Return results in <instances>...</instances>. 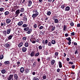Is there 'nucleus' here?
<instances>
[{
    "label": "nucleus",
    "mask_w": 80,
    "mask_h": 80,
    "mask_svg": "<svg viewBox=\"0 0 80 80\" xmlns=\"http://www.w3.org/2000/svg\"><path fill=\"white\" fill-rule=\"evenodd\" d=\"M35 51L34 50H33L30 55L31 57H34V56H35Z\"/></svg>",
    "instance_id": "nucleus-1"
},
{
    "label": "nucleus",
    "mask_w": 80,
    "mask_h": 80,
    "mask_svg": "<svg viewBox=\"0 0 80 80\" xmlns=\"http://www.w3.org/2000/svg\"><path fill=\"white\" fill-rule=\"evenodd\" d=\"M50 28H51V30L52 32L53 31H54V30H55V26L51 25L50 26Z\"/></svg>",
    "instance_id": "nucleus-2"
},
{
    "label": "nucleus",
    "mask_w": 80,
    "mask_h": 80,
    "mask_svg": "<svg viewBox=\"0 0 80 80\" xmlns=\"http://www.w3.org/2000/svg\"><path fill=\"white\" fill-rule=\"evenodd\" d=\"M14 36V35L13 34H11L9 36H8V39L9 40H11L12 38Z\"/></svg>",
    "instance_id": "nucleus-3"
},
{
    "label": "nucleus",
    "mask_w": 80,
    "mask_h": 80,
    "mask_svg": "<svg viewBox=\"0 0 80 80\" xmlns=\"http://www.w3.org/2000/svg\"><path fill=\"white\" fill-rule=\"evenodd\" d=\"M13 74L12 75H10L9 76V77L8 78V80H11V78H13Z\"/></svg>",
    "instance_id": "nucleus-4"
},
{
    "label": "nucleus",
    "mask_w": 80,
    "mask_h": 80,
    "mask_svg": "<svg viewBox=\"0 0 80 80\" xmlns=\"http://www.w3.org/2000/svg\"><path fill=\"white\" fill-rule=\"evenodd\" d=\"M2 33H3V36H5V37L7 36V31L4 30L3 31Z\"/></svg>",
    "instance_id": "nucleus-5"
},
{
    "label": "nucleus",
    "mask_w": 80,
    "mask_h": 80,
    "mask_svg": "<svg viewBox=\"0 0 80 80\" xmlns=\"http://www.w3.org/2000/svg\"><path fill=\"white\" fill-rule=\"evenodd\" d=\"M20 12H25V8H20V9H19Z\"/></svg>",
    "instance_id": "nucleus-6"
},
{
    "label": "nucleus",
    "mask_w": 80,
    "mask_h": 80,
    "mask_svg": "<svg viewBox=\"0 0 80 80\" xmlns=\"http://www.w3.org/2000/svg\"><path fill=\"white\" fill-rule=\"evenodd\" d=\"M32 2L31 0H29L28 2V7H30L32 5Z\"/></svg>",
    "instance_id": "nucleus-7"
},
{
    "label": "nucleus",
    "mask_w": 80,
    "mask_h": 80,
    "mask_svg": "<svg viewBox=\"0 0 80 80\" xmlns=\"http://www.w3.org/2000/svg\"><path fill=\"white\" fill-rule=\"evenodd\" d=\"M18 75L17 74H15L14 75V79L16 80H18Z\"/></svg>",
    "instance_id": "nucleus-8"
},
{
    "label": "nucleus",
    "mask_w": 80,
    "mask_h": 80,
    "mask_svg": "<svg viewBox=\"0 0 80 80\" xmlns=\"http://www.w3.org/2000/svg\"><path fill=\"white\" fill-rule=\"evenodd\" d=\"M29 28H30L29 27L24 28L23 29L24 32H27V31H28Z\"/></svg>",
    "instance_id": "nucleus-9"
},
{
    "label": "nucleus",
    "mask_w": 80,
    "mask_h": 80,
    "mask_svg": "<svg viewBox=\"0 0 80 80\" xmlns=\"http://www.w3.org/2000/svg\"><path fill=\"white\" fill-rule=\"evenodd\" d=\"M32 29H29L28 31L27 32L28 34H30L31 33H32Z\"/></svg>",
    "instance_id": "nucleus-10"
},
{
    "label": "nucleus",
    "mask_w": 80,
    "mask_h": 80,
    "mask_svg": "<svg viewBox=\"0 0 80 80\" xmlns=\"http://www.w3.org/2000/svg\"><path fill=\"white\" fill-rule=\"evenodd\" d=\"M11 32V28L8 29L7 30V35H8V34H10V33Z\"/></svg>",
    "instance_id": "nucleus-11"
},
{
    "label": "nucleus",
    "mask_w": 80,
    "mask_h": 80,
    "mask_svg": "<svg viewBox=\"0 0 80 80\" xmlns=\"http://www.w3.org/2000/svg\"><path fill=\"white\" fill-rule=\"evenodd\" d=\"M58 64L59 65V67L60 68H62V62L60 61H59Z\"/></svg>",
    "instance_id": "nucleus-12"
},
{
    "label": "nucleus",
    "mask_w": 80,
    "mask_h": 80,
    "mask_svg": "<svg viewBox=\"0 0 80 80\" xmlns=\"http://www.w3.org/2000/svg\"><path fill=\"white\" fill-rule=\"evenodd\" d=\"M20 72L21 73H23V72H24V68L21 67L20 68Z\"/></svg>",
    "instance_id": "nucleus-13"
},
{
    "label": "nucleus",
    "mask_w": 80,
    "mask_h": 80,
    "mask_svg": "<svg viewBox=\"0 0 80 80\" xmlns=\"http://www.w3.org/2000/svg\"><path fill=\"white\" fill-rule=\"evenodd\" d=\"M24 72L25 73H29V69H24Z\"/></svg>",
    "instance_id": "nucleus-14"
},
{
    "label": "nucleus",
    "mask_w": 80,
    "mask_h": 80,
    "mask_svg": "<svg viewBox=\"0 0 80 80\" xmlns=\"http://www.w3.org/2000/svg\"><path fill=\"white\" fill-rule=\"evenodd\" d=\"M7 23H10L11 22V20L10 19H7L6 20Z\"/></svg>",
    "instance_id": "nucleus-15"
},
{
    "label": "nucleus",
    "mask_w": 80,
    "mask_h": 80,
    "mask_svg": "<svg viewBox=\"0 0 80 80\" xmlns=\"http://www.w3.org/2000/svg\"><path fill=\"white\" fill-rule=\"evenodd\" d=\"M4 64L5 65H10V62L9 61H5L4 62Z\"/></svg>",
    "instance_id": "nucleus-16"
},
{
    "label": "nucleus",
    "mask_w": 80,
    "mask_h": 80,
    "mask_svg": "<svg viewBox=\"0 0 80 80\" xmlns=\"http://www.w3.org/2000/svg\"><path fill=\"white\" fill-rule=\"evenodd\" d=\"M10 46H11V45L10 44L8 43L6 44V47L7 48H10Z\"/></svg>",
    "instance_id": "nucleus-17"
},
{
    "label": "nucleus",
    "mask_w": 80,
    "mask_h": 80,
    "mask_svg": "<svg viewBox=\"0 0 80 80\" xmlns=\"http://www.w3.org/2000/svg\"><path fill=\"white\" fill-rule=\"evenodd\" d=\"M67 30V26H66V25H64L63 27V31L64 32H65V30Z\"/></svg>",
    "instance_id": "nucleus-18"
},
{
    "label": "nucleus",
    "mask_w": 80,
    "mask_h": 80,
    "mask_svg": "<svg viewBox=\"0 0 80 80\" xmlns=\"http://www.w3.org/2000/svg\"><path fill=\"white\" fill-rule=\"evenodd\" d=\"M23 42H21L18 45V47H22L23 46Z\"/></svg>",
    "instance_id": "nucleus-19"
},
{
    "label": "nucleus",
    "mask_w": 80,
    "mask_h": 80,
    "mask_svg": "<svg viewBox=\"0 0 80 80\" xmlns=\"http://www.w3.org/2000/svg\"><path fill=\"white\" fill-rule=\"evenodd\" d=\"M24 45L25 47H28V41L26 42H25Z\"/></svg>",
    "instance_id": "nucleus-20"
},
{
    "label": "nucleus",
    "mask_w": 80,
    "mask_h": 80,
    "mask_svg": "<svg viewBox=\"0 0 80 80\" xmlns=\"http://www.w3.org/2000/svg\"><path fill=\"white\" fill-rule=\"evenodd\" d=\"M70 9V7L69 6H67L65 8V11H69Z\"/></svg>",
    "instance_id": "nucleus-21"
},
{
    "label": "nucleus",
    "mask_w": 80,
    "mask_h": 80,
    "mask_svg": "<svg viewBox=\"0 0 80 80\" xmlns=\"http://www.w3.org/2000/svg\"><path fill=\"white\" fill-rule=\"evenodd\" d=\"M23 24V22L20 21L18 23V26H21Z\"/></svg>",
    "instance_id": "nucleus-22"
},
{
    "label": "nucleus",
    "mask_w": 80,
    "mask_h": 80,
    "mask_svg": "<svg viewBox=\"0 0 80 80\" xmlns=\"http://www.w3.org/2000/svg\"><path fill=\"white\" fill-rule=\"evenodd\" d=\"M20 12V9H18L15 12V14L19 15Z\"/></svg>",
    "instance_id": "nucleus-23"
},
{
    "label": "nucleus",
    "mask_w": 80,
    "mask_h": 80,
    "mask_svg": "<svg viewBox=\"0 0 80 80\" xmlns=\"http://www.w3.org/2000/svg\"><path fill=\"white\" fill-rule=\"evenodd\" d=\"M23 18V21H25L26 22L27 21V16H26L25 15Z\"/></svg>",
    "instance_id": "nucleus-24"
},
{
    "label": "nucleus",
    "mask_w": 80,
    "mask_h": 80,
    "mask_svg": "<svg viewBox=\"0 0 80 80\" xmlns=\"http://www.w3.org/2000/svg\"><path fill=\"white\" fill-rule=\"evenodd\" d=\"M27 49L25 47L22 48V51L23 52H25L27 51Z\"/></svg>",
    "instance_id": "nucleus-25"
},
{
    "label": "nucleus",
    "mask_w": 80,
    "mask_h": 80,
    "mask_svg": "<svg viewBox=\"0 0 80 80\" xmlns=\"http://www.w3.org/2000/svg\"><path fill=\"white\" fill-rule=\"evenodd\" d=\"M1 25L2 27L3 26H6V23L4 22H2L1 23Z\"/></svg>",
    "instance_id": "nucleus-26"
},
{
    "label": "nucleus",
    "mask_w": 80,
    "mask_h": 80,
    "mask_svg": "<svg viewBox=\"0 0 80 80\" xmlns=\"http://www.w3.org/2000/svg\"><path fill=\"white\" fill-rule=\"evenodd\" d=\"M35 13L34 14L36 15L37 16L38 15L39 13L38 12H37V10H36L35 11Z\"/></svg>",
    "instance_id": "nucleus-27"
},
{
    "label": "nucleus",
    "mask_w": 80,
    "mask_h": 80,
    "mask_svg": "<svg viewBox=\"0 0 80 80\" xmlns=\"http://www.w3.org/2000/svg\"><path fill=\"white\" fill-rule=\"evenodd\" d=\"M1 72L2 73V74H4V73H5V72H6V70H5L4 69H3L1 71Z\"/></svg>",
    "instance_id": "nucleus-28"
},
{
    "label": "nucleus",
    "mask_w": 80,
    "mask_h": 80,
    "mask_svg": "<svg viewBox=\"0 0 80 80\" xmlns=\"http://www.w3.org/2000/svg\"><path fill=\"white\" fill-rule=\"evenodd\" d=\"M9 14V12L8 11H7L4 12L5 16H7V15H8Z\"/></svg>",
    "instance_id": "nucleus-29"
},
{
    "label": "nucleus",
    "mask_w": 80,
    "mask_h": 80,
    "mask_svg": "<svg viewBox=\"0 0 80 80\" xmlns=\"http://www.w3.org/2000/svg\"><path fill=\"white\" fill-rule=\"evenodd\" d=\"M22 27L23 28H26V27H28V24H24L22 26Z\"/></svg>",
    "instance_id": "nucleus-30"
},
{
    "label": "nucleus",
    "mask_w": 80,
    "mask_h": 80,
    "mask_svg": "<svg viewBox=\"0 0 80 80\" xmlns=\"http://www.w3.org/2000/svg\"><path fill=\"white\" fill-rule=\"evenodd\" d=\"M36 17H37L36 16V15L34 14H33L32 16V17L33 20H35V19H34V18H35Z\"/></svg>",
    "instance_id": "nucleus-31"
},
{
    "label": "nucleus",
    "mask_w": 80,
    "mask_h": 80,
    "mask_svg": "<svg viewBox=\"0 0 80 80\" xmlns=\"http://www.w3.org/2000/svg\"><path fill=\"white\" fill-rule=\"evenodd\" d=\"M25 13H21L20 15V16L21 17H23L25 16Z\"/></svg>",
    "instance_id": "nucleus-32"
},
{
    "label": "nucleus",
    "mask_w": 80,
    "mask_h": 80,
    "mask_svg": "<svg viewBox=\"0 0 80 80\" xmlns=\"http://www.w3.org/2000/svg\"><path fill=\"white\" fill-rule=\"evenodd\" d=\"M47 15L49 16V15H51V11H48L47 12Z\"/></svg>",
    "instance_id": "nucleus-33"
},
{
    "label": "nucleus",
    "mask_w": 80,
    "mask_h": 80,
    "mask_svg": "<svg viewBox=\"0 0 80 80\" xmlns=\"http://www.w3.org/2000/svg\"><path fill=\"white\" fill-rule=\"evenodd\" d=\"M51 43H52V44H53V45H54L56 43V41H55V40H52V41Z\"/></svg>",
    "instance_id": "nucleus-34"
},
{
    "label": "nucleus",
    "mask_w": 80,
    "mask_h": 80,
    "mask_svg": "<svg viewBox=\"0 0 80 80\" xmlns=\"http://www.w3.org/2000/svg\"><path fill=\"white\" fill-rule=\"evenodd\" d=\"M55 62V60H52L51 61V65H54Z\"/></svg>",
    "instance_id": "nucleus-35"
},
{
    "label": "nucleus",
    "mask_w": 80,
    "mask_h": 80,
    "mask_svg": "<svg viewBox=\"0 0 80 80\" xmlns=\"http://www.w3.org/2000/svg\"><path fill=\"white\" fill-rule=\"evenodd\" d=\"M54 23H58V19H56L54 20Z\"/></svg>",
    "instance_id": "nucleus-36"
},
{
    "label": "nucleus",
    "mask_w": 80,
    "mask_h": 80,
    "mask_svg": "<svg viewBox=\"0 0 80 80\" xmlns=\"http://www.w3.org/2000/svg\"><path fill=\"white\" fill-rule=\"evenodd\" d=\"M35 38H32L30 39V42H32V41H34V40H35Z\"/></svg>",
    "instance_id": "nucleus-37"
},
{
    "label": "nucleus",
    "mask_w": 80,
    "mask_h": 80,
    "mask_svg": "<svg viewBox=\"0 0 80 80\" xmlns=\"http://www.w3.org/2000/svg\"><path fill=\"white\" fill-rule=\"evenodd\" d=\"M3 58V55H1L0 56V60H2Z\"/></svg>",
    "instance_id": "nucleus-38"
},
{
    "label": "nucleus",
    "mask_w": 80,
    "mask_h": 80,
    "mask_svg": "<svg viewBox=\"0 0 80 80\" xmlns=\"http://www.w3.org/2000/svg\"><path fill=\"white\" fill-rule=\"evenodd\" d=\"M61 8H62V9H63V10H65V5H62L61 6Z\"/></svg>",
    "instance_id": "nucleus-39"
},
{
    "label": "nucleus",
    "mask_w": 80,
    "mask_h": 80,
    "mask_svg": "<svg viewBox=\"0 0 80 80\" xmlns=\"http://www.w3.org/2000/svg\"><path fill=\"white\" fill-rule=\"evenodd\" d=\"M48 45L49 46H52V42H48Z\"/></svg>",
    "instance_id": "nucleus-40"
},
{
    "label": "nucleus",
    "mask_w": 80,
    "mask_h": 80,
    "mask_svg": "<svg viewBox=\"0 0 80 80\" xmlns=\"http://www.w3.org/2000/svg\"><path fill=\"white\" fill-rule=\"evenodd\" d=\"M4 10V8H0V12H2Z\"/></svg>",
    "instance_id": "nucleus-41"
},
{
    "label": "nucleus",
    "mask_w": 80,
    "mask_h": 80,
    "mask_svg": "<svg viewBox=\"0 0 80 80\" xmlns=\"http://www.w3.org/2000/svg\"><path fill=\"white\" fill-rule=\"evenodd\" d=\"M16 63L18 65L17 67H19V66H20V65H19L20 63V62L18 61V62H17Z\"/></svg>",
    "instance_id": "nucleus-42"
},
{
    "label": "nucleus",
    "mask_w": 80,
    "mask_h": 80,
    "mask_svg": "<svg viewBox=\"0 0 80 80\" xmlns=\"http://www.w3.org/2000/svg\"><path fill=\"white\" fill-rule=\"evenodd\" d=\"M66 40H68V41H72L71 38L70 37H68V38H66Z\"/></svg>",
    "instance_id": "nucleus-43"
},
{
    "label": "nucleus",
    "mask_w": 80,
    "mask_h": 80,
    "mask_svg": "<svg viewBox=\"0 0 80 80\" xmlns=\"http://www.w3.org/2000/svg\"><path fill=\"white\" fill-rule=\"evenodd\" d=\"M39 55H40V53H39V52H38L35 54V57H38V56Z\"/></svg>",
    "instance_id": "nucleus-44"
},
{
    "label": "nucleus",
    "mask_w": 80,
    "mask_h": 80,
    "mask_svg": "<svg viewBox=\"0 0 80 80\" xmlns=\"http://www.w3.org/2000/svg\"><path fill=\"white\" fill-rule=\"evenodd\" d=\"M42 78L43 79H44V80L45 79H46L47 78V76H46V75H45L44 76H43L42 77Z\"/></svg>",
    "instance_id": "nucleus-45"
},
{
    "label": "nucleus",
    "mask_w": 80,
    "mask_h": 80,
    "mask_svg": "<svg viewBox=\"0 0 80 80\" xmlns=\"http://www.w3.org/2000/svg\"><path fill=\"white\" fill-rule=\"evenodd\" d=\"M71 36H74L75 35V32H73L71 33Z\"/></svg>",
    "instance_id": "nucleus-46"
},
{
    "label": "nucleus",
    "mask_w": 80,
    "mask_h": 80,
    "mask_svg": "<svg viewBox=\"0 0 80 80\" xmlns=\"http://www.w3.org/2000/svg\"><path fill=\"white\" fill-rule=\"evenodd\" d=\"M52 19L53 20H56L57 19V18H56V16H54L52 18Z\"/></svg>",
    "instance_id": "nucleus-47"
},
{
    "label": "nucleus",
    "mask_w": 80,
    "mask_h": 80,
    "mask_svg": "<svg viewBox=\"0 0 80 80\" xmlns=\"http://www.w3.org/2000/svg\"><path fill=\"white\" fill-rule=\"evenodd\" d=\"M44 27L43 26H41L39 28V29L40 30H42V29H43V28Z\"/></svg>",
    "instance_id": "nucleus-48"
},
{
    "label": "nucleus",
    "mask_w": 80,
    "mask_h": 80,
    "mask_svg": "<svg viewBox=\"0 0 80 80\" xmlns=\"http://www.w3.org/2000/svg\"><path fill=\"white\" fill-rule=\"evenodd\" d=\"M33 27H34V28H37V25L36 24H35L33 26Z\"/></svg>",
    "instance_id": "nucleus-49"
},
{
    "label": "nucleus",
    "mask_w": 80,
    "mask_h": 80,
    "mask_svg": "<svg viewBox=\"0 0 80 80\" xmlns=\"http://www.w3.org/2000/svg\"><path fill=\"white\" fill-rule=\"evenodd\" d=\"M38 48L39 49V50H42V47L41 45L39 46Z\"/></svg>",
    "instance_id": "nucleus-50"
},
{
    "label": "nucleus",
    "mask_w": 80,
    "mask_h": 80,
    "mask_svg": "<svg viewBox=\"0 0 80 80\" xmlns=\"http://www.w3.org/2000/svg\"><path fill=\"white\" fill-rule=\"evenodd\" d=\"M48 44V40L46 39L45 41V44H46V45H47Z\"/></svg>",
    "instance_id": "nucleus-51"
},
{
    "label": "nucleus",
    "mask_w": 80,
    "mask_h": 80,
    "mask_svg": "<svg viewBox=\"0 0 80 80\" xmlns=\"http://www.w3.org/2000/svg\"><path fill=\"white\" fill-rule=\"evenodd\" d=\"M60 68H58L57 70V72L58 73H59L60 72Z\"/></svg>",
    "instance_id": "nucleus-52"
},
{
    "label": "nucleus",
    "mask_w": 80,
    "mask_h": 80,
    "mask_svg": "<svg viewBox=\"0 0 80 80\" xmlns=\"http://www.w3.org/2000/svg\"><path fill=\"white\" fill-rule=\"evenodd\" d=\"M33 80H39L38 78H33L32 79Z\"/></svg>",
    "instance_id": "nucleus-53"
},
{
    "label": "nucleus",
    "mask_w": 80,
    "mask_h": 80,
    "mask_svg": "<svg viewBox=\"0 0 80 80\" xmlns=\"http://www.w3.org/2000/svg\"><path fill=\"white\" fill-rule=\"evenodd\" d=\"M39 41H40V39L39 38H38L36 40V42H39Z\"/></svg>",
    "instance_id": "nucleus-54"
},
{
    "label": "nucleus",
    "mask_w": 80,
    "mask_h": 80,
    "mask_svg": "<svg viewBox=\"0 0 80 80\" xmlns=\"http://www.w3.org/2000/svg\"><path fill=\"white\" fill-rule=\"evenodd\" d=\"M22 39L23 40H24L26 41V40H27V38L26 37H24L22 38Z\"/></svg>",
    "instance_id": "nucleus-55"
},
{
    "label": "nucleus",
    "mask_w": 80,
    "mask_h": 80,
    "mask_svg": "<svg viewBox=\"0 0 80 80\" xmlns=\"http://www.w3.org/2000/svg\"><path fill=\"white\" fill-rule=\"evenodd\" d=\"M75 68V65H72V69H74Z\"/></svg>",
    "instance_id": "nucleus-56"
},
{
    "label": "nucleus",
    "mask_w": 80,
    "mask_h": 80,
    "mask_svg": "<svg viewBox=\"0 0 80 80\" xmlns=\"http://www.w3.org/2000/svg\"><path fill=\"white\" fill-rule=\"evenodd\" d=\"M69 45H71V41H69L67 43Z\"/></svg>",
    "instance_id": "nucleus-57"
},
{
    "label": "nucleus",
    "mask_w": 80,
    "mask_h": 80,
    "mask_svg": "<svg viewBox=\"0 0 80 80\" xmlns=\"http://www.w3.org/2000/svg\"><path fill=\"white\" fill-rule=\"evenodd\" d=\"M35 66H36V62H34L33 64V66L34 67H35Z\"/></svg>",
    "instance_id": "nucleus-58"
},
{
    "label": "nucleus",
    "mask_w": 80,
    "mask_h": 80,
    "mask_svg": "<svg viewBox=\"0 0 80 80\" xmlns=\"http://www.w3.org/2000/svg\"><path fill=\"white\" fill-rule=\"evenodd\" d=\"M55 55H56V56H57V55H58V52H56L55 53Z\"/></svg>",
    "instance_id": "nucleus-59"
},
{
    "label": "nucleus",
    "mask_w": 80,
    "mask_h": 80,
    "mask_svg": "<svg viewBox=\"0 0 80 80\" xmlns=\"http://www.w3.org/2000/svg\"><path fill=\"white\" fill-rule=\"evenodd\" d=\"M69 34L67 33H66L65 34V37H68V35Z\"/></svg>",
    "instance_id": "nucleus-60"
},
{
    "label": "nucleus",
    "mask_w": 80,
    "mask_h": 80,
    "mask_svg": "<svg viewBox=\"0 0 80 80\" xmlns=\"http://www.w3.org/2000/svg\"><path fill=\"white\" fill-rule=\"evenodd\" d=\"M77 53V54L78 53V50H76V51L75 52V54L76 55Z\"/></svg>",
    "instance_id": "nucleus-61"
},
{
    "label": "nucleus",
    "mask_w": 80,
    "mask_h": 80,
    "mask_svg": "<svg viewBox=\"0 0 80 80\" xmlns=\"http://www.w3.org/2000/svg\"><path fill=\"white\" fill-rule=\"evenodd\" d=\"M14 8L15 10H16V9H17V8H18V6H15L14 7Z\"/></svg>",
    "instance_id": "nucleus-62"
},
{
    "label": "nucleus",
    "mask_w": 80,
    "mask_h": 80,
    "mask_svg": "<svg viewBox=\"0 0 80 80\" xmlns=\"http://www.w3.org/2000/svg\"><path fill=\"white\" fill-rule=\"evenodd\" d=\"M70 25H71V26H73V25H74V24H73V22H71Z\"/></svg>",
    "instance_id": "nucleus-63"
},
{
    "label": "nucleus",
    "mask_w": 80,
    "mask_h": 80,
    "mask_svg": "<svg viewBox=\"0 0 80 80\" xmlns=\"http://www.w3.org/2000/svg\"><path fill=\"white\" fill-rule=\"evenodd\" d=\"M69 64H71V65H73V62H69Z\"/></svg>",
    "instance_id": "nucleus-64"
}]
</instances>
